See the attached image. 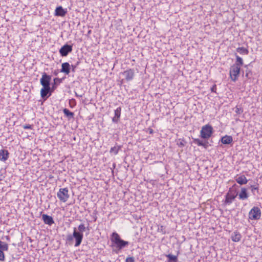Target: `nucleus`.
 <instances>
[{"label": "nucleus", "mask_w": 262, "mask_h": 262, "mask_svg": "<svg viewBox=\"0 0 262 262\" xmlns=\"http://www.w3.org/2000/svg\"><path fill=\"white\" fill-rule=\"evenodd\" d=\"M236 51L242 55H247L248 50L244 47H239L236 49Z\"/></svg>", "instance_id": "obj_21"}, {"label": "nucleus", "mask_w": 262, "mask_h": 262, "mask_svg": "<svg viewBox=\"0 0 262 262\" xmlns=\"http://www.w3.org/2000/svg\"><path fill=\"white\" fill-rule=\"evenodd\" d=\"M213 133V128L211 125H206L202 127L201 130V137L203 139L209 138Z\"/></svg>", "instance_id": "obj_3"}, {"label": "nucleus", "mask_w": 262, "mask_h": 262, "mask_svg": "<svg viewBox=\"0 0 262 262\" xmlns=\"http://www.w3.org/2000/svg\"><path fill=\"white\" fill-rule=\"evenodd\" d=\"M71 66L68 62H64L61 65L60 72L69 75L70 72Z\"/></svg>", "instance_id": "obj_12"}, {"label": "nucleus", "mask_w": 262, "mask_h": 262, "mask_svg": "<svg viewBox=\"0 0 262 262\" xmlns=\"http://www.w3.org/2000/svg\"><path fill=\"white\" fill-rule=\"evenodd\" d=\"M166 256L168 258L169 261L171 262V261H174V262H177V261L178 259H177V256L173 255H171V254H168V255H166Z\"/></svg>", "instance_id": "obj_27"}, {"label": "nucleus", "mask_w": 262, "mask_h": 262, "mask_svg": "<svg viewBox=\"0 0 262 262\" xmlns=\"http://www.w3.org/2000/svg\"><path fill=\"white\" fill-rule=\"evenodd\" d=\"M235 112L237 114H241L243 112V110L241 107H238L236 106L235 107Z\"/></svg>", "instance_id": "obj_29"}, {"label": "nucleus", "mask_w": 262, "mask_h": 262, "mask_svg": "<svg viewBox=\"0 0 262 262\" xmlns=\"http://www.w3.org/2000/svg\"><path fill=\"white\" fill-rule=\"evenodd\" d=\"M86 228L85 227V225L83 224H81L78 227L77 229V232L83 233V232L86 230Z\"/></svg>", "instance_id": "obj_26"}, {"label": "nucleus", "mask_w": 262, "mask_h": 262, "mask_svg": "<svg viewBox=\"0 0 262 262\" xmlns=\"http://www.w3.org/2000/svg\"><path fill=\"white\" fill-rule=\"evenodd\" d=\"M125 262H135V260H134V257H128L126 258V259L125 260Z\"/></svg>", "instance_id": "obj_31"}, {"label": "nucleus", "mask_w": 262, "mask_h": 262, "mask_svg": "<svg viewBox=\"0 0 262 262\" xmlns=\"http://www.w3.org/2000/svg\"><path fill=\"white\" fill-rule=\"evenodd\" d=\"M120 148V146H114L111 148L110 152V153H113L114 155H117Z\"/></svg>", "instance_id": "obj_23"}, {"label": "nucleus", "mask_w": 262, "mask_h": 262, "mask_svg": "<svg viewBox=\"0 0 262 262\" xmlns=\"http://www.w3.org/2000/svg\"><path fill=\"white\" fill-rule=\"evenodd\" d=\"M180 145L182 146H184V144L182 142L180 143Z\"/></svg>", "instance_id": "obj_39"}, {"label": "nucleus", "mask_w": 262, "mask_h": 262, "mask_svg": "<svg viewBox=\"0 0 262 262\" xmlns=\"http://www.w3.org/2000/svg\"><path fill=\"white\" fill-rule=\"evenodd\" d=\"M251 191L253 194H254L255 190H257V191H258V187H256L255 186H251Z\"/></svg>", "instance_id": "obj_32"}, {"label": "nucleus", "mask_w": 262, "mask_h": 262, "mask_svg": "<svg viewBox=\"0 0 262 262\" xmlns=\"http://www.w3.org/2000/svg\"><path fill=\"white\" fill-rule=\"evenodd\" d=\"M42 219L46 224L51 225L54 223V221L52 217L47 214H43L42 215Z\"/></svg>", "instance_id": "obj_13"}, {"label": "nucleus", "mask_w": 262, "mask_h": 262, "mask_svg": "<svg viewBox=\"0 0 262 262\" xmlns=\"http://www.w3.org/2000/svg\"><path fill=\"white\" fill-rule=\"evenodd\" d=\"M72 51V46L69 45H65L59 50V53L62 56H67L68 54Z\"/></svg>", "instance_id": "obj_8"}, {"label": "nucleus", "mask_w": 262, "mask_h": 262, "mask_svg": "<svg viewBox=\"0 0 262 262\" xmlns=\"http://www.w3.org/2000/svg\"><path fill=\"white\" fill-rule=\"evenodd\" d=\"M233 141L231 136H225L222 138L221 142L224 144H229Z\"/></svg>", "instance_id": "obj_17"}, {"label": "nucleus", "mask_w": 262, "mask_h": 262, "mask_svg": "<svg viewBox=\"0 0 262 262\" xmlns=\"http://www.w3.org/2000/svg\"><path fill=\"white\" fill-rule=\"evenodd\" d=\"M32 127V126L30 124H26L24 125L23 128L24 129H31Z\"/></svg>", "instance_id": "obj_33"}, {"label": "nucleus", "mask_w": 262, "mask_h": 262, "mask_svg": "<svg viewBox=\"0 0 262 262\" xmlns=\"http://www.w3.org/2000/svg\"><path fill=\"white\" fill-rule=\"evenodd\" d=\"M121 108L120 107H118L115 111V116L117 117V118H120V115H121Z\"/></svg>", "instance_id": "obj_28"}, {"label": "nucleus", "mask_w": 262, "mask_h": 262, "mask_svg": "<svg viewBox=\"0 0 262 262\" xmlns=\"http://www.w3.org/2000/svg\"><path fill=\"white\" fill-rule=\"evenodd\" d=\"M236 181L240 185L246 184L248 182V180L244 175H242L236 178Z\"/></svg>", "instance_id": "obj_18"}, {"label": "nucleus", "mask_w": 262, "mask_h": 262, "mask_svg": "<svg viewBox=\"0 0 262 262\" xmlns=\"http://www.w3.org/2000/svg\"><path fill=\"white\" fill-rule=\"evenodd\" d=\"M111 241L115 245V249L113 251L118 253L119 251L125 247H127L129 243L127 241L122 239L119 235L116 232H113L112 234Z\"/></svg>", "instance_id": "obj_1"}, {"label": "nucleus", "mask_w": 262, "mask_h": 262, "mask_svg": "<svg viewBox=\"0 0 262 262\" xmlns=\"http://www.w3.org/2000/svg\"><path fill=\"white\" fill-rule=\"evenodd\" d=\"M55 85H56V84H54V85H53V87H52V88H53V89H54V88H56Z\"/></svg>", "instance_id": "obj_38"}, {"label": "nucleus", "mask_w": 262, "mask_h": 262, "mask_svg": "<svg viewBox=\"0 0 262 262\" xmlns=\"http://www.w3.org/2000/svg\"><path fill=\"white\" fill-rule=\"evenodd\" d=\"M242 237V235L240 233L237 231L233 232V233L231 235V239L232 241L234 242H239Z\"/></svg>", "instance_id": "obj_16"}, {"label": "nucleus", "mask_w": 262, "mask_h": 262, "mask_svg": "<svg viewBox=\"0 0 262 262\" xmlns=\"http://www.w3.org/2000/svg\"><path fill=\"white\" fill-rule=\"evenodd\" d=\"M0 249H1L2 251H7L8 250V245L0 241Z\"/></svg>", "instance_id": "obj_25"}, {"label": "nucleus", "mask_w": 262, "mask_h": 262, "mask_svg": "<svg viewBox=\"0 0 262 262\" xmlns=\"http://www.w3.org/2000/svg\"><path fill=\"white\" fill-rule=\"evenodd\" d=\"M194 143L196 144L199 146H203L206 148L207 145L206 143H203L202 141L200 140L199 139H193Z\"/></svg>", "instance_id": "obj_24"}, {"label": "nucleus", "mask_w": 262, "mask_h": 262, "mask_svg": "<svg viewBox=\"0 0 262 262\" xmlns=\"http://www.w3.org/2000/svg\"><path fill=\"white\" fill-rule=\"evenodd\" d=\"M247 189L245 188H242L241 192L238 194V198L240 200H244L248 198Z\"/></svg>", "instance_id": "obj_15"}, {"label": "nucleus", "mask_w": 262, "mask_h": 262, "mask_svg": "<svg viewBox=\"0 0 262 262\" xmlns=\"http://www.w3.org/2000/svg\"><path fill=\"white\" fill-rule=\"evenodd\" d=\"M119 118H117L116 116H114L112 119L113 122L115 123H117L118 122Z\"/></svg>", "instance_id": "obj_35"}, {"label": "nucleus", "mask_w": 262, "mask_h": 262, "mask_svg": "<svg viewBox=\"0 0 262 262\" xmlns=\"http://www.w3.org/2000/svg\"><path fill=\"white\" fill-rule=\"evenodd\" d=\"M236 56V62L234 64V66H238L240 67L243 64V61L242 58H241L239 56L235 54Z\"/></svg>", "instance_id": "obj_22"}, {"label": "nucleus", "mask_w": 262, "mask_h": 262, "mask_svg": "<svg viewBox=\"0 0 262 262\" xmlns=\"http://www.w3.org/2000/svg\"><path fill=\"white\" fill-rule=\"evenodd\" d=\"M241 68L238 66L233 65L230 68V76L232 81H235L239 74Z\"/></svg>", "instance_id": "obj_6"}, {"label": "nucleus", "mask_w": 262, "mask_h": 262, "mask_svg": "<svg viewBox=\"0 0 262 262\" xmlns=\"http://www.w3.org/2000/svg\"><path fill=\"white\" fill-rule=\"evenodd\" d=\"M68 192L69 190L67 188H60L57 193V196L61 201L66 202L69 198Z\"/></svg>", "instance_id": "obj_5"}, {"label": "nucleus", "mask_w": 262, "mask_h": 262, "mask_svg": "<svg viewBox=\"0 0 262 262\" xmlns=\"http://www.w3.org/2000/svg\"><path fill=\"white\" fill-rule=\"evenodd\" d=\"M50 91V89L49 88H43L41 89L40 91L41 96L43 99H46L47 98L49 97V96H47L48 93Z\"/></svg>", "instance_id": "obj_19"}, {"label": "nucleus", "mask_w": 262, "mask_h": 262, "mask_svg": "<svg viewBox=\"0 0 262 262\" xmlns=\"http://www.w3.org/2000/svg\"><path fill=\"white\" fill-rule=\"evenodd\" d=\"M63 112L65 116H66L69 119L74 117V114L73 112H70L67 108H64L63 110Z\"/></svg>", "instance_id": "obj_20"}, {"label": "nucleus", "mask_w": 262, "mask_h": 262, "mask_svg": "<svg viewBox=\"0 0 262 262\" xmlns=\"http://www.w3.org/2000/svg\"><path fill=\"white\" fill-rule=\"evenodd\" d=\"M83 237V233L77 232V229L74 228L73 234H69L67 237V241L69 242H72L73 239H75V247L79 246L82 241Z\"/></svg>", "instance_id": "obj_2"}, {"label": "nucleus", "mask_w": 262, "mask_h": 262, "mask_svg": "<svg viewBox=\"0 0 262 262\" xmlns=\"http://www.w3.org/2000/svg\"><path fill=\"white\" fill-rule=\"evenodd\" d=\"M51 80V77L48 75L46 73H43L40 79V83L43 86V88L50 89Z\"/></svg>", "instance_id": "obj_7"}, {"label": "nucleus", "mask_w": 262, "mask_h": 262, "mask_svg": "<svg viewBox=\"0 0 262 262\" xmlns=\"http://www.w3.org/2000/svg\"><path fill=\"white\" fill-rule=\"evenodd\" d=\"M216 86L215 84H214L211 88V91L212 92L215 93L216 92Z\"/></svg>", "instance_id": "obj_34"}, {"label": "nucleus", "mask_w": 262, "mask_h": 262, "mask_svg": "<svg viewBox=\"0 0 262 262\" xmlns=\"http://www.w3.org/2000/svg\"><path fill=\"white\" fill-rule=\"evenodd\" d=\"M260 216L261 211L258 207H253L249 212V218L250 220H258Z\"/></svg>", "instance_id": "obj_4"}, {"label": "nucleus", "mask_w": 262, "mask_h": 262, "mask_svg": "<svg viewBox=\"0 0 262 262\" xmlns=\"http://www.w3.org/2000/svg\"><path fill=\"white\" fill-rule=\"evenodd\" d=\"M5 260V254L3 251L0 249V261H3Z\"/></svg>", "instance_id": "obj_30"}, {"label": "nucleus", "mask_w": 262, "mask_h": 262, "mask_svg": "<svg viewBox=\"0 0 262 262\" xmlns=\"http://www.w3.org/2000/svg\"><path fill=\"white\" fill-rule=\"evenodd\" d=\"M54 84H56V81H58L59 82H60L61 80L60 79H59L58 78H55L54 79Z\"/></svg>", "instance_id": "obj_36"}, {"label": "nucleus", "mask_w": 262, "mask_h": 262, "mask_svg": "<svg viewBox=\"0 0 262 262\" xmlns=\"http://www.w3.org/2000/svg\"><path fill=\"white\" fill-rule=\"evenodd\" d=\"M237 194V193H232V192L230 190L226 195L225 203L228 204H230Z\"/></svg>", "instance_id": "obj_10"}, {"label": "nucleus", "mask_w": 262, "mask_h": 262, "mask_svg": "<svg viewBox=\"0 0 262 262\" xmlns=\"http://www.w3.org/2000/svg\"><path fill=\"white\" fill-rule=\"evenodd\" d=\"M122 74L127 81H130L134 79L135 71L134 69H129L124 71Z\"/></svg>", "instance_id": "obj_9"}, {"label": "nucleus", "mask_w": 262, "mask_h": 262, "mask_svg": "<svg viewBox=\"0 0 262 262\" xmlns=\"http://www.w3.org/2000/svg\"><path fill=\"white\" fill-rule=\"evenodd\" d=\"M67 13L66 9H64L61 6L57 7L55 11V15L64 17Z\"/></svg>", "instance_id": "obj_11"}, {"label": "nucleus", "mask_w": 262, "mask_h": 262, "mask_svg": "<svg viewBox=\"0 0 262 262\" xmlns=\"http://www.w3.org/2000/svg\"><path fill=\"white\" fill-rule=\"evenodd\" d=\"M76 68V66L72 65V71L74 72Z\"/></svg>", "instance_id": "obj_37"}, {"label": "nucleus", "mask_w": 262, "mask_h": 262, "mask_svg": "<svg viewBox=\"0 0 262 262\" xmlns=\"http://www.w3.org/2000/svg\"><path fill=\"white\" fill-rule=\"evenodd\" d=\"M76 95L77 96L79 97V94H76Z\"/></svg>", "instance_id": "obj_40"}, {"label": "nucleus", "mask_w": 262, "mask_h": 262, "mask_svg": "<svg viewBox=\"0 0 262 262\" xmlns=\"http://www.w3.org/2000/svg\"><path fill=\"white\" fill-rule=\"evenodd\" d=\"M9 153L8 150L5 149L0 150V160L2 161H6L9 157Z\"/></svg>", "instance_id": "obj_14"}]
</instances>
